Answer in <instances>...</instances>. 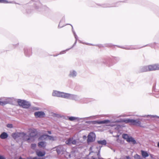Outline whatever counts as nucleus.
I'll return each mask as SVG.
<instances>
[{"mask_svg":"<svg viewBox=\"0 0 159 159\" xmlns=\"http://www.w3.org/2000/svg\"><path fill=\"white\" fill-rule=\"evenodd\" d=\"M96 122L98 124L110 123L109 125L113 126L116 125L117 122H124L125 123H130L131 124L140 127L141 128H144L145 125L141 123L139 119L134 120L130 119H122L120 120H116L112 121L109 120H105L102 121H96Z\"/></svg>","mask_w":159,"mask_h":159,"instance_id":"nucleus-1","label":"nucleus"},{"mask_svg":"<svg viewBox=\"0 0 159 159\" xmlns=\"http://www.w3.org/2000/svg\"><path fill=\"white\" fill-rule=\"evenodd\" d=\"M12 136L14 139L18 138H23L24 139L27 141L28 142H34L36 138V134L34 133H31L29 136H27L23 132L16 133L12 134Z\"/></svg>","mask_w":159,"mask_h":159,"instance_id":"nucleus-2","label":"nucleus"},{"mask_svg":"<svg viewBox=\"0 0 159 159\" xmlns=\"http://www.w3.org/2000/svg\"><path fill=\"white\" fill-rule=\"evenodd\" d=\"M52 95L54 96L61 97L65 98H72L75 100L76 99V96L74 95L60 92L59 91H53Z\"/></svg>","mask_w":159,"mask_h":159,"instance_id":"nucleus-3","label":"nucleus"},{"mask_svg":"<svg viewBox=\"0 0 159 159\" xmlns=\"http://www.w3.org/2000/svg\"><path fill=\"white\" fill-rule=\"evenodd\" d=\"M156 70H159V65L154 64L144 67L142 68L141 71L143 72Z\"/></svg>","mask_w":159,"mask_h":159,"instance_id":"nucleus-4","label":"nucleus"},{"mask_svg":"<svg viewBox=\"0 0 159 159\" xmlns=\"http://www.w3.org/2000/svg\"><path fill=\"white\" fill-rule=\"evenodd\" d=\"M18 102L19 105L24 108H27L30 106V104L28 102L25 100H19Z\"/></svg>","mask_w":159,"mask_h":159,"instance_id":"nucleus-5","label":"nucleus"},{"mask_svg":"<svg viewBox=\"0 0 159 159\" xmlns=\"http://www.w3.org/2000/svg\"><path fill=\"white\" fill-rule=\"evenodd\" d=\"M56 137H53L47 135H43L39 138V140H43L45 139H49L51 140H56Z\"/></svg>","mask_w":159,"mask_h":159,"instance_id":"nucleus-6","label":"nucleus"},{"mask_svg":"<svg viewBox=\"0 0 159 159\" xmlns=\"http://www.w3.org/2000/svg\"><path fill=\"white\" fill-rule=\"evenodd\" d=\"M68 145H75L77 143V141L73 138H70L67 140L65 142Z\"/></svg>","mask_w":159,"mask_h":159,"instance_id":"nucleus-7","label":"nucleus"},{"mask_svg":"<svg viewBox=\"0 0 159 159\" xmlns=\"http://www.w3.org/2000/svg\"><path fill=\"white\" fill-rule=\"evenodd\" d=\"M88 142H92L94 141L95 139V134L93 133H90L88 135Z\"/></svg>","mask_w":159,"mask_h":159,"instance_id":"nucleus-8","label":"nucleus"},{"mask_svg":"<svg viewBox=\"0 0 159 159\" xmlns=\"http://www.w3.org/2000/svg\"><path fill=\"white\" fill-rule=\"evenodd\" d=\"M35 116L36 118L43 117L45 116V113L43 111H37L34 113Z\"/></svg>","mask_w":159,"mask_h":159,"instance_id":"nucleus-9","label":"nucleus"},{"mask_svg":"<svg viewBox=\"0 0 159 159\" xmlns=\"http://www.w3.org/2000/svg\"><path fill=\"white\" fill-rule=\"evenodd\" d=\"M9 101L8 99H7L6 100H3L2 99H0V105H4L8 103Z\"/></svg>","mask_w":159,"mask_h":159,"instance_id":"nucleus-10","label":"nucleus"},{"mask_svg":"<svg viewBox=\"0 0 159 159\" xmlns=\"http://www.w3.org/2000/svg\"><path fill=\"white\" fill-rule=\"evenodd\" d=\"M36 153L37 155L39 157H43L45 155V152L44 151L38 150L36 152Z\"/></svg>","mask_w":159,"mask_h":159,"instance_id":"nucleus-11","label":"nucleus"},{"mask_svg":"<svg viewBox=\"0 0 159 159\" xmlns=\"http://www.w3.org/2000/svg\"><path fill=\"white\" fill-rule=\"evenodd\" d=\"M77 73L76 71L74 70L70 71L69 74V76L74 77L76 76Z\"/></svg>","mask_w":159,"mask_h":159,"instance_id":"nucleus-12","label":"nucleus"},{"mask_svg":"<svg viewBox=\"0 0 159 159\" xmlns=\"http://www.w3.org/2000/svg\"><path fill=\"white\" fill-rule=\"evenodd\" d=\"M46 143L45 142L43 141L39 142L38 143V146L40 148H44L46 146Z\"/></svg>","mask_w":159,"mask_h":159,"instance_id":"nucleus-13","label":"nucleus"},{"mask_svg":"<svg viewBox=\"0 0 159 159\" xmlns=\"http://www.w3.org/2000/svg\"><path fill=\"white\" fill-rule=\"evenodd\" d=\"M8 136L6 132H3L0 136V137L1 139H4L7 138Z\"/></svg>","mask_w":159,"mask_h":159,"instance_id":"nucleus-14","label":"nucleus"},{"mask_svg":"<svg viewBox=\"0 0 159 159\" xmlns=\"http://www.w3.org/2000/svg\"><path fill=\"white\" fill-rule=\"evenodd\" d=\"M127 141L128 142H131L134 144H135L136 143V141L135 140L131 137H129Z\"/></svg>","mask_w":159,"mask_h":159,"instance_id":"nucleus-15","label":"nucleus"},{"mask_svg":"<svg viewBox=\"0 0 159 159\" xmlns=\"http://www.w3.org/2000/svg\"><path fill=\"white\" fill-rule=\"evenodd\" d=\"M142 155L143 157H146L148 156V154L146 152L141 151Z\"/></svg>","mask_w":159,"mask_h":159,"instance_id":"nucleus-16","label":"nucleus"},{"mask_svg":"<svg viewBox=\"0 0 159 159\" xmlns=\"http://www.w3.org/2000/svg\"><path fill=\"white\" fill-rule=\"evenodd\" d=\"M98 143L99 144L102 145H105L106 143V141L105 140L98 141Z\"/></svg>","mask_w":159,"mask_h":159,"instance_id":"nucleus-17","label":"nucleus"},{"mask_svg":"<svg viewBox=\"0 0 159 159\" xmlns=\"http://www.w3.org/2000/svg\"><path fill=\"white\" fill-rule=\"evenodd\" d=\"M122 137H123V138L124 139H126L127 141L128 140V139L129 137L128 136V135L127 134H123L122 135Z\"/></svg>","mask_w":159,"mask_h":159,"instance_id":"nucleus-18","label":"nucleus"},{"mask_svg":"<svg viewBox=\"0 0 159 159\" xmlns=\"http://www.w3.org/2000/svg\"><path fill=\"white\" fill-rule=\"evenodd\" d=\"M69 119L71 121H73L77 119V118L75 117H70L69 118Z\"/></svg>","mask_w":159,"mask_h":159,"instance_id":"nucleus-19","label":"nucleus"},{"mask_svg":"<svg viewBox=\"0 0 159 159\" xmlns=\"http://www.w3.org/2000/svg\"><path fill=\"white\" fill-rule=\"evenodd\" d=\"M134 158L135 159H141L140 156L138 154H136L134 156Z\"/></svg>","mask_w":159,"mask_h":159,"instance_id":"nucleus-20","label":"nucleus"},{"mask_svg":"<svg viewBox=\"0 0 159 159\" xmlns=\"http://www.w3.org/2000/svg\"><path fill=\"white\" fill-rule=\"evenodd\" d=\"M36 146V144L35 143H32L31 144V148L34 149Z\"/></svg>","mask_w":159,"mask_h":159,"instance_id":"nucleus-21","label":"nucleus"},{"mask_svg":"<svg viewBox=\"0 0 159 159\" xmlns=\"http://www.w3.org/2000/svg\"><path fill=\"white\" fill-rule=\"evenodd\" d=\"M61 148H58L57 149V152L58 154H61V152L60 151Z\"/></svg>","mask_w":159,"mask_h":159,"instance_id":"nucleus-22","label":"nucleus"},{"mask_svg":"<svg viewBox=\"0 0 159 159\" xmlns=\"http://www.w3.org/2000/svg\"><path fill=\"white\" fill-rule=\"evenodd\" d=\"M0 2L6 3L8 2L6 0H0Z\"/></svg>","mask_w":159,"mask_h":159,"instance_id":"nucleus-23","label":"nucleus"},{"mask_svg":"<svg viewBox=\"0 0 159 159\" xmlns=\"http://www.w3.org/2000/svg\"><path fill=\"white\" fill-rule=\"evenodd\" d=\"M7 127L9 128H12L13 127L12 125L11 124H8L7 125Z\"/></svg>","mask_w":159,"mask_h":159,"instance_id":"nucleus-24","label":"nucleus"},{"mask_svg":"<svg viewBox=\"0 0 159 159\" xmlns=\"http://www.w3.org/2000/svg\"><path fill=\"white\" fill-rule=\"evenodd\" d=\"M27 159H39V158H38L36 157H29V158H28Z\"/></svg>","mask_w":159,"mask_h":159,"instance_id":"nucleus-25","label":"nucleus"},{"mask_svg":"<svg viewBox=\"0 0 159 159\" xmlns=\"http://www.w3.org/2000/svg\"><path fill=\"white\" fill-rule=\"evenodd\" d=\"M0 159H5V158L2 156L0 155Z\"/></svg>","mask_w":159,"mask_h":159,"instance_id":"nucleus-26","label":"nucleus"},{"mask_svg":"<svg viewBox=\"0 0 159 159\" xmlns=\"http://www.w3.org/2000/svg\"><path fill=\"white\" fill-rule=\"evenodd\" d=\"M127 159H130V157H126Z\"/></svg>","mask_w":159,"mask_h":159,"instance_id":"nucleus-27","label":"nucleus"},{"mask_svg":"<svg viewBox=\"0 0 159 159\" xmlns=\"http://www.w3.org/2000/svg\"><path fill=\"white\" fill-rule=\"evenodd\" d=\"M48 133L49 134H51V131H48Z\"/></svg>","mask_w":159,"mask_h":159,"instance_id":"nucleus-28","label":"nucleus"},{"mask_svg":"<svg viewBox=\"0 0 159 159\" xmlns=\"http://www.w3.org/2000/svg\"><path fill=\"white\" fill-rule=\"evenodd\" d=\"M157 147L159 148V142H158V144H157Z\"/></svg>","mask_w":159,"mask_h":159,"instance_id":"nucleus-29","label":"nucleus"},{"mask_svg":"<svg viewBox=\"0 0 159 159\" xmlns=\"http://www.w3.org/2000/svg\"><path fill=\"white\" fill-rule=\"evenodd\" d=\"M84 138H86V137L85 136H84V137H83Z\"/></svg>","mask_w":159,"mask_h":159,"instance_id":"nucleus-30","label":"nucleus"},{"mask_svg":"<svg viewBox=\"0 0 159 159\" xmlns=\"http://www.w3.org/2000/svg\"><path fill=\"white\" fill-rule=\"evenodd\" d=\"M153 117H156V116H152Z\"/></svg>","mask_w":159,"mask_h":159,"instance_id":"nucleus-31","label":"nucleus"}]
</instances>
